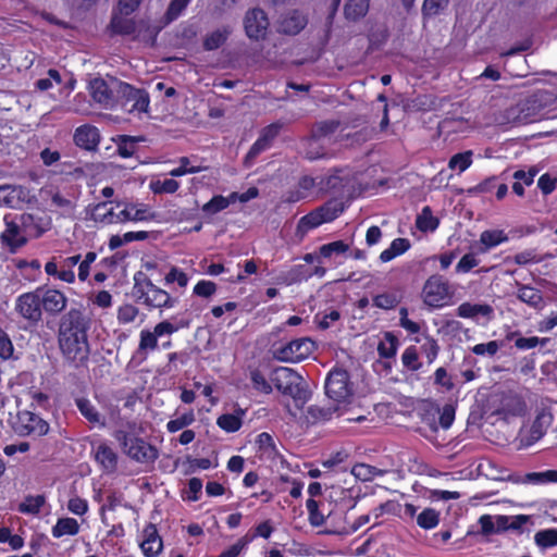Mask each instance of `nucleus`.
Instances as JSON below:
<instances>
[{
    "instance_id": "obj_37",
    "label": "nucleus",
    "mask_w": 557,
    "mask_h": 557,
    "mask_svg": "<svg viewBox=\"0 0 557 557\" xmlns=\"http://www.w3.org/2000/svg\"><path fill=\"white\" fill-rule=\"evenodd\" d=\"M397 344V337L393 333L386 332L384 334V339L380 342L377 346L379 355L383 358L393 357L396 354Z\"/></svg>"
},
{
    "instance_id": "obj_33",
    "label": "nucleus",
    "mask_w": 557,
    "mask_h": 557,
    "mask_svg": "<svg viewBox=\"0 0 557 557\" xmlns=\"http://www.w3.org/2000/svg\"><path fill=\"white\" fill-rule=\"evenodd\" d=\"M438 223V219L433 216L430 207H424L416 220L417 227L422 232H433Z\"/></svg>"
},
{
    "instance_id": "obj_30",
    "label": "nucleus",
    "mask_w": 557,
    "mask_h": 557,
    "mask_svg": "<svg viewBox=\"0 0 557 557\" xmlns=\"http://www.w3.org/2000/svg\"><path fill=\"white\" fill-rule=\"evenodd\" d=\"M410 248V242L407 238H396L392 242L389 248L383 250L380 255L382 262H388L396 256L406 252Z\"/></svg>"
},
{
    "instance_id": "obj_8",
    "label": "nucleus",
    "mask_w": 557,
    "mask_h": 557,
    "mask_svg": "<svg viewBox=\"0 0 557 557\" xmlns=\"http://www.w3.org/2000/svg\"><path fill=\"white\" fill-rule=\"evenodd\" d=\"M314 349V343L307 337L298 338L273 350L274 359L282 362H299L308 358Z\"/></svg>"
},
{
    "instance_id": "obj_3",
    "label": "nucleus",
    "mask_w": 557,
    "mask_h": 557,
    "mask_svg": "<svg viewBox=\"0 0 557 557\" xmlns=\"http://www.w3.org/2000/svg\"><path fill=\"white\" fill-rule=\"evenodd\" d=\"M541 106L534 97L506 108L495 116L498 124H528L536 120Z\"/></svg>"
},
{
    "instance_id": "obj_18",
    "label": "nucleus",
    "mask_w": 557,
    "mask_h": 557,
    "mask_svg": "<svg viewBox=\"0 0 557 557\" xmlns=\"http://www.w3.org/2000/svg\"><path fill=\"white\" fill-rule=\"evenodd\" d=\"M115 82L112 81V86H109L102 78L91 79L89 90L92 99L100 104H110L115 95Z\"/></svg>"
},
{
    "instance_id": "obj_16",
    "label": "nucleus",
    "mask_w": 557,
    "mask_h": 557,
    "mask_svg": "<svg viewBox=\"0 0 557 557\" xmlns=\"http://www.w3.org/2000/svg\"><path fill=\"white\" fill-rule=\"evenodd\" d=\"M40 304L46 313L57 315L61 313L67 304V299L63 293L58 289H39Z\"/></svg>"
},
{
    "instance_id": "obj_58",
    "label": "nucleus",
    "mask_w": 557,
    "mask_h": 557,
    "mask_svg": "<svg viewBox=\"0 0 557 557\" xmlns=\"http://www.w3.org/2000/svg\"><path fill=\"white\" fill-rule=\"evenodd\" d=\"M138 314V309L133 305H124L120 307L117 312V319L122 323H129L135 320Z\"/></svg>"
},
{
    "instance_id": "obj_15",
    "label": "nucleus",
    "mask_w": 557,
    "mask_h": 557,
    "mask_svg": "<svg viewBox=\"0 0 557 557\" xmlns=\"http://www.w3.org/2000/svg\"><path fill=\"white\" fill-rule=\"evenodd\" d=\"M17 418L20 435L36 434L37 436H44L49 431V424L30 411H23L18 413Z\"/></svg>"
},
{
    "instance_id": "obj_38",
    "label": "nucleus",
    "mask_w": 557,
    "mask_h": 557,
    "mask_svg": "<svg viewBox=\"0 0 557 557\" xmlns=\"http://www.w3.org/2000/svg\"><path fill=\"white\" fill-rule=\"evenodd\" d=\"M507 239L508 237L503 231H484L480 237V242L484 246V250L506 242Z\"/></svg>"
},
{
    "instance_id": "obj_54",
    "label": "nucleus",
    "mask_w": 557,
    "mask_h": 557,
    "mask_svg": "<svg viewBox=\"0 0 557 557\" xmlns=\"http://www.w3.org/2000/svg\"><path fill=\"white\" fill-rule=\"evenodd\" d=\"M374 306L381 309H393L397 306V297L393 294H381L374 297Z\"/></svg>"
},
{
    "instance_id": "obj_41",
    "label": "nucleus",
    "mask_w": 557,
    "mask_h": 557,
    "mask_svg": "<svg viewBox=\"0 0 557 557\" xmlns=\"http://www.w3.org/2000/svg\"><path fill=\"white\" fill-rule=\"evenodd\" d=\"M535 543L541 547H550L557 545V530L547 529L539 531L534 536Z\"/></svg>"
},
{
    "instance_id": "obj_14",
    "label": "nucleus",
    "mask_w": 557,
    "mask_h": 557,
    "mask_svg": "<svg viewBox=\"0 0 557 557\" xmlns=\"http://www.w3.org/2000/svg\"><path fill=\"white\" fill-rule=\"evenodd\" d=\"M135 286L134 289L138 295V298H144V302L153 308H172L175 299H173L169 293L161 288L151 289L150 293H145V288L140 286V275L134 276Z\"/></svg>"
},
{
    "instance_id": "obj_27",
    "label": "nucleus",
    "mask_w": 557,
    "mask_h": 557,
    "mask_svg": "<svg viewBox=\"0 0 557 557\" xmlns=\"http://www.w3.org/2000/svg\"><path fill=\"white\" fill-rule=\"evenodd\" d=\"M370 0H348L344 8L347 20L357 21L363 17L369 10Z\"/></svg>"
},
{
    "instance_id": "obj_39",
    "label": "nucleus",
    "mask_w": 557,
    "mask_h": 557,
    "mask_svg": "<svg viewBox=\"0 0 557 557\" xmlns=\"http://www.w3.org/2000/svg\"><path fill=\"white\" fill-rule=\"evenodd\" d=\"M523 482L542 484L547 482H557V470H547L544 472H531L525 474Z\"/></svg>"
},
{
    "instance_id": "obj_23",
    "label": "nucleus",
    "mask_w": 557,
    "mask_h": 557,
    "mask_svg": "<svg viewBox=\"0 0 557 557\" xmlns=\"http://www.w3.org/2000/svg\"><path fill=\"white\" fill-rule=\"evenodd\" d=\"M232 29L230 26H222L220 28L214 29L213 32L207 34L203 38L202 47L206 51H213L222 47L228 36L231 35Z\"/></svg>"
},
{
    "instance_id": "obj_24",
    "label": "nucleus",
    "mask_w": 557,
    "mask_h": 557,
    "mask_svg": "<svg viewBox=\"0 0 557 557\" xmlns=\"http://www.w3.org/2000/svg\"><path fill=\"white\" fill-rule=\"evenodd\" d=\"M110 26L113 33L120 35H132L136 30L134 20L128 17V15L122 14L120 10L117 13L113 14Z\"/></svg>"
},
{
    "instance_id": "obj_9",
    "label": "nucleus",
    "mask_w": 557,
    "mask_h": 557,
    "mask_svg": "<svg viewBox=\"0 0 557 557\" xmlns=\"http://www.w3.org/2000/svg\"><path fill=\"white\" fill-rule=\"evenodd\" d=\"M89 327L90 319L82 310L72 308L61 317L58 335H87Z\"/></svg>"
},
{
    "instance_id": "obj_51",
    "label": "nucleus",
    "mask_w": 557,
    "mask_h": 557,
    "mask_svg": "<svg viewBox=\"0 0 557 557\" xmlns=\"http://www.w3.org/2000/svg\"><path fill=\"white\" fill-rule=\"evenodd\" d=\"M190 0H171L169 8L165 12L168 22L176 20L185 10Z\"/></svg>"
},
{
    "instance_id": "obj_47",
    "label": "nucleus",
    "mask_w": 557,
    "mask_h": 557,
    "mask_svg": "<svg viewBox=\"0 0 557 557\" xmlns=\"http://www.w3.org/2000/svg\"><path fill=\"white\" fill-rule=\"evenodd\" d=\"M216 423L221 429H223L227 432H235L240 428L242 420H240V418H238L234 414L226 413V414L220 416L218 418Z\"/></svg>"
},
{
    "instance_id": "obj_40",
    "label": "nucleus",
    "mask_w": 557,
    "mask_h": 557,
    "mask_svg": "<svg viewBox=\"0 0 557 557\" xmlns=\"http://www.w3.org/2000/svg\"><path fill=\"white\" fill-rule=\"evenodd\" d=\"M76 405L81 413L91 423L100 422V414L97 409L91 405L88 399L79 398L76 400Z\"/></svg>"
},
{
    "instance_id": "obj_35",
    "label": "nucleus",
    "mask_w": 557,
    "mask_h": 557,
    "mask_svg": "<svg viewBox=\"0 0 557 557\" xmlns=\"http://www.w3.org/2000/svg\"><path fill=\"white\" fill-rule=\"evenodd\" d=\"M45 502L46 498L44 495H28L25 497L24 502L18 505V511L22 513L37 515Z\"/></svg>"
},
{
    "instance_id": "obj_28",
    "label": "nucleus",
    "mask_w": 557,
    "mask_h": 557,
    "mask_svg": "<svg viewBox=\"0 0 557 557\" xmlns=\"http://www.w3.org/2000/svg\"><path fill=\"white\" fill-rule=\"evenodd\" d=\"M517 285L519 286L517 297L521 301H523L534 308H540L542 306L543 297H542V294L540 290H537L534 287H531L529 285H522L519 283H517Z\"/></svg>"
},
{
    "instance_id": "obj_61",
    "label": "nucleus",
    "mask_w": 557,
    "mask_h": 557,
    "mask_svg": "<svg viewBox=\"0 0 557 557\" xmlns=\"http://www.w3.org/2000/svg\"><path fill=\"white\" fill-rule=\"evenodd\" d=\"M403 363L405 367L411 370H418L420 368V363L418 362V354L414 348L410 347L405 350L403 354Z\"/></svg>"
},
{
    "instance_id": "obj_6",
    "label": "nucleus",
    "mask_w": 557,
    "mask_h": 557,
    "mask_svg": "<svg viewBox=\"0 0 557 557\" xmlns=\"http://www.w3.org/2000/svg\"><path fill=\"white\" fill-rule=\"evenodd\" d=\"M115 97L121 107L127 112H147L149 96L144 89H137L129 84L115 82Z\"/></svg>"
},
{
    "instance_id": "obj_5",
    "label": "nucleus",
    "mask_w": 557,
    "mask_h": 557,
    "mask_svg": "<svg viewBox=\"0 0 557 557\" xmlns=\"http://www.w3.org/2000/svg\"><path fill=\"white\" fill-rule=\"evenodd\" d=\"M60 350L64 358L75 367L84 364L89 357L87 335H58Z\"/></svg>"
},
{
    "instance_id": "obj_19",
    "label": "nucleus",
    "mask_w": 557,
    "mask_h": 557,
    "mask_svg": "<svg viewBox=\"0 0 557 557\" xmlns=\"http://www.w3.org/2000/svg\"><path fill=\"white\" fill-rule=\"evenodd\" d=\"M27 197L28 190L22 186H0V205L16 208L21 203L25 202Z\"/></svg>"
},
{
    "instance_id": "obj_46",
    "label": "nucleus",
    "mask_w": 557,
    "mask_h": 557,
    "mask_svg": "<svg viewBox=\"0 0 557 557\" xmlns=\"http://www.w3.org/2000/svg\"><path fill=\"white\" fill-rule=\"evenodd\" d=\"M178 187H180L178 182L173 178H168L162 182L157 181V182H152L150 184V188L154 194H162V193L173 194L178 189Z\"/></svg>"
},
{
    "instance_id": "obj_32",
    "label": "nucleus",
    "mask_w": 557,
    "mask_h": 557,
    "mask_svg": "<svg viewBox=\"0 0 557 557\" xmlns=\"http://www.w3.org/2000/svg\"><path fill=\"white\" fill-rule=\"evenodd\" d=\"M237 197L236 193H233L228 198L221 195L214 196L209 202L202 206V211L209 214H215L226 209Z\"/></svg>"
},
{
    "instance_id": "obj_11",
    "label": "nucleus",
    "mask_w": 557,
    "mask_h": 557,
    "mask_svg": "<svg viewBox=\"0 0 557 557\" xmlns=\"http://www.w3.org/2000/svg\"><path fill=\"white\" fill-rule=\"evenodd\" d=\"M5 230L0 235V240L11 253H15L20 248L26 245L27 236L16 222L4 216Z\"/></svg>"
},
{
    "instance_id": "obj_49",
    "label": "nucleus",
    "mask_w": 557,
    "mask_h": 557,
    "mask_svg": "<svg viewBox=\"0 0 557 557\" xmlns=\"http://www.w3.org/2000/svg\"><path fill=\"white\" fill-rule=\"evenodd\" d=\"M307 509L309 511V521L313 527H320L324 523L325 518L319 511L318 503L313 498L307 500Z\"/></svg>"
},
{
    "instance_id": "obj_63",
    "label": "nucleus",
    "mask_w": 557,
    "mask_h": 557,
    "mask_svg": "<svg viewBox=\"0 0 557 557\" xmlns=\"http://www.w3.org/2000/svg\"><path fill=\"white\" fill-rule=\"evenodd\" d=\"M165 282L168 284L177 282L181 287H185L188 283V277L184 272L177 270L176 268H172L165 276Z\"/></svg>"
},
{
    "instance_id": "obj_44",
    "label": "nucleus",
    "mask_w": 557,
    "mask_h": 557,
    "mask_svg": "<svg viewBox=\"0 0 557 557\" xmlns=\"http://www.w3.org/2000/svg\"><path fill=\"white\" fill-rule=\"evenodd\" d=\"M417 522L423 529H432L438 523V513L432 508H426L418 516Z\"/></svg>"
},
{
    "instance_id": "obj_17",
    "label": "nucleus",
    "mask_w": 557,
    "mask_h": 557,
    "mask_svg": "<svg viewBox=\"0 0 557 557\" xmlns=\"http://www.w3.org/2000/svg\"><path fill=\"white\" fill-rule=\"evenodd\" d=\"M307 25V18L296 10L289 11L282 15L278 22V32L285 35H297Z\"/></svg>"
},
{
    "instance_id": "obj_31",
    "label": "nucleus",
    "mask_w": 557,
    "mask_h": 557,
    "mask_svg": "<svg viewBox=\"0 0 557 557\" xmlns=\"http://www.w3.org/2000/svg\"><path fill=\"white\" fill-rule=\"evenodd\" d=\"M79 525L73 518H61L52 529V535L54 537H61L63 535H75L78 533Z\"/></svg>"
},
{
    "instance_id": "obj_22",
    "label": "nucleus",
    "mask_w": 557,
    "mask_h": 557,
    "mask_svg": "<svg viewBox=\"0 0 557 557\" xmlns=\"http://www.w3.org/2000/svg\"><path fill=\"white\" fill-rule=\"evenodd\" d=\"M339 125L341 122L337 120H327L314 123L311 127L310 137L308 139L309 145L312 146L314 141L334 134Z\"/></svg>"
},
{
    "instance_id": "obj_55",
    "label": "nucleus",
    "mask_w": 557,
    "mask_h": 557,
    "mask_svg": "<svg viewBox=\"0 0 557 557\" xmlns=\"http://www.w3.org/2000/svg\"><path fill=\"white\" fill-rule=\"evenodd\" d=\"M440 412V424L443 429H448L455 419V407L450 404H446Z\"/></svg>"
},
{
    "instance_id": "obj_62",
    "label": "nucleus",
    "mask_w": 557,
    "mask_h": 557,
    "mask_svg": "<svg viewBox=\"0 0 557 557\" xmlns=\"http://www.w3.org/2000/svg\"><path fill=\"white\" fill-rule=\"evenodd\" d=\"M537 186L545 196L552 194L556 188L555 180L548 173H545L542 176H540L537 181Z\"/></svg>"
},
{
    "instance_id": "obj_52",
    "label": "nucleus",
    "mask_w": 557,
    "mask_h": 557,
    "mask_svg": "<svg viewBox=\"0 0 557 557\" xmlns=\"http://www.w3.org/2000/svg\"><path fill=\"white\" fill-rule=\"evenodd\" d=\"M250 379H251L252 385L256 389H258L264 394H270L272 392L271 384L267 381V379L261 374L260 371H258V370L251 371Z\"/></svg>"
},
{
    "instance_id": "obj_1",
    "label": "nucleus",
    "mask_w": 557,
    "mask_h": 557,
    "mask_svg": "<svg viewBox=\"0 0 557 557\" xmlns=\"http://www.w3.org/2000/svg\"><path fill=\"white\" fill-rule=\"evenodd\" d=\"M270 380L277 391L293 398L297 409H302L310 398L311 392L307 382L290 368L278 367L274 369Z\"/></svg>"
},
{
    "instance_id": "obj_10",
    "label": "nucleus",
    "mask_w": 557,
    "mask_h": 557,
    "mask_svg": "<svg viewBox=\"0 0 557 557\" xmlns=\"http://www.w3.org/2000/svg\"><path fill=\"white\" fill-rule=\"evenodd\" d=\"M270 22L265 12L259 8L247 11L244 18L246 35L253 40L265 38Z\"/></svg>"
},
{
    "instance_id": "obj_2",
    "label": "nucleus",
    "mask_w": 557,
    "mask_h": 557,
    "mask_svg": "<svg viewBox=\"0 0 557 557\" xmlns=\"http://www.w3.org/2000/svg\"><path fill=\"white\" fill-rule=\"evenodd\" d=\"M343 210V202L336 199L325 202L299 220L296 236L301 240L308 231L318 227L322 223L333 221Z\"/></svg>"
},
{
    "instance_id": "obj_36",
    "label": "nucleus",
    "mask_w": 557,
    "mask_h": 557,
    "mask_svg": "<svg viewBox=\"0 0 557 557\" xmlns=\"http://www.w3.org/2000/svg\"><path fill=\"white\" fill-rule=\"evenodd\" d=\"M351 473L361 481H371L377 475H383L385 471L370 465L358 463L352 467Z\"/></svg>"
},
{
    "instance_id": "obj_12",
    "label": "nucleus",
    "mask_w": 557,
    "mask_h": 557,
    "mask_svg": "<svg viewBox=\"0 0 557 557\" xmlns=\"http://www.w3.org/2000/svg\"><path fill=\"white\" fill-rule=\"evenodd\" d=\"M422 293L425 305L440 307L448 296V285L441 275H432L425 282Z\"/></svg>"
},
{
    "instance_id": "obj_42",
    "label": "nucleus",
    "mask_w": 557,
    "mask_h": 557,
    "mask_svg": "<svg viewBox=\"0 0 557 557\" xmlns=\"http://www.w3.org/2000/svg\"><path fill=\"white\" fill-rule=\"evenodd\" d=\"M139 141L138 138L131 136H121L120 141L117 144V152L123 158L132 157L136 150V143Z\"/></svg>"
},
{
    "instance_id": "obj_45",
    "label": "nucleus",
    "mask_w": 557,
    "mask_h": 557,
    "mask_svg": "<svg viewBox=\"0 0 557 557\" xmlns=\"http://www.w3.org/2000/svg\"><path fill=\"white\" fill-rule=\"evenodd\" d=\"M349 249V246L345 244L343 240H336L330 244H325L320 247V256L324 258H330L333 255H341L346 252Z\"/></svg>"
},
{
    "instance_id": "obj_50",
    "label": "nucleus",
    "mask_w": 557,
    "mask_h": 557,
    "mask_svg": "<svg viewBox=\"0 0 557 557\" xmlns=\"http://www.w3.org/2000/svg\"><path fill=\"white\" fill-rule=\"evenodd\" d=\"M282 128V122L272 123L261 129L259 137L262 139V141L270 146L274 138L280 134Z\"/></svg>"
},
{
    "instance_id": "obj_20",
    "label": "nucleus",
    "mask_w": 557,
    "mask_h": 557,
    "mask_svg": "<svg viewBox=\"0 0 557 557\" xmlns=\"http://www.w3.org/2000/svg\"><path fill=\"white\" fill-rule=\"evenodd\" d=\"M100 135L98 128L90 125H83L75 131V144L86 150H95L99 144Z\"/></svg>"
},
{
    "instance_id": "obj_60",
    "label": "nucleus",
    "mask_w": 557,
    "mask_h": 557,
    "mask_svg": "<svg viewBox=\"0 0 557 557\" xmlns=\"http://www.w3.org/2000/svg\"><path fill=\"white\" fill-rule=\"evenodd\" d=\"M13 350V344L8 334L4 331L0 332V357L7 360L12 357Z\"/></svg>"
},
{
    "instance_id": "obj_4",
    "label": "nucleus",
    "mask_w": 557,
    "mask_h": 557,
    "mask_svg": "<svg viewBox=\"0 0 557 557\" xmlns=\"http://www.w3.org/2000/svg\"><path fill=\"white\" fill-rule=\"evenodd\" d=\"M114 437L123 447L124 453L138 462H153L159 456L154 446L141 438L129 435L125 431H116Z\"/></svg>"
},
{
    "instance_id": "obj_25",
    "label": "nucleus",
    "mask_w": 557,
    "mask_h": 557,
    "mask_svg": "<svg viewBox=\"0 0 557 557\" xmlns=\"http://www.w3.org/2000/svg\"><path fill=\"white\" fill-rule=\"evenodd\" d=\"M457 313L461 318H475L479 314L491 318L493 308L486 304L463 302L458 307Z\"/></svg>"
},
{
    "instance_id": "obj_56",
    "label": "nucleus",
    "mask_w": 557,
    "mask_h": 557,
    "mask_svg": "<svg viewBox=\"0 0 557 557\" xmlns=\"http://www.w3.org/2000/svg\"><path fill=\"white\" fill-rule=\"evenodd\" d=\"M548 342H549V338H539L536 336L528 337V338L527 337H518L516 339L515 345L519 349H530V348L537 346L539 344L544 346Z\"/></svg>"
},
{
    "instance_id": "obj_7",
    "label": "nucleus",
    "mask_w": 557,
    "mask_h": 557,
    "mask_svg": "<svg viewBox=\"0 0 557 557\" xmlns=\"http://www.w3.org/2000/svg\"><path fill=\"white\" fill-rule=\"evenodd\" d=\"M325 394L330 399L341 404L352 395L349 374L344 369L332 370L325 381Z\"/></svg>"
},
{
    "instance_id": "obj_43",
    "label": "nucleus",
    "mask_w": 557,
    "mask_h": 557,
    "mask_svg": "<svg viewBox=\"0 0 557 557\" xmlns=\"http://www.w3.org/2000/svg\"><path fill=\"white\" fill-rule=\"evenodd\" d=\"M194 421L195 414L193 411H189L176 419L170 420L166 424V429L169 432L174 433L190 425Z\"/></svg>"
},
{
    "instance_id": "obj_48",
    "label": "nucleus",
    "mask_w": 557,
    "mask_h": 557,
    "mask_svg": "<svg viewBox=\"0 0 557 557\" xmlns=\"http://www.w3.org/2000/svg\"><path fill=\"white\" fill-rule=\"evenodd\" d=\"M471 156H472L471 151L457 153L451 157V159L449 160L448 166L450 169H458L460 172H463L465 170H467L470 166V164L472 162Z\"/></svg>"
},
{
    "instance_id": "obj_59",
    "label": "nucleus",
    "mask_w": 557,
    "mask_h": 557,
    "mask_svg": "<svg viewBox=\"0 0 557 557\" xmlns=\"http://www.w3.org/2000/svg\"><path fill=\"white\" fill-rule=\"evenodd\" d=\"M157 338L158 336L154 332H149L147 330L141 331L139 350L154 349L158 344Z\"/></svg>"
},
{
    "instance_id": "obj_21",
    "label": "nucleus",
    "mask_w": 557,
    "mask_h": 557,
    "mask_svg": "<svg viewBox=\"0 0 557 557\" xmlns=\"http://www.w3.org/2000/svg\"><path fill=\"white\" fill-rule=\"evenodd\" d=\"M140 547L147 557H156L161 552L163 544L154 524L145 528Z\"/></svg>"
},
{
    "instance_id": "obj_29",
    "label": "nucleus",
    "mask_w": 557,
    "mask_h": 557,
    "mask_svg": "<svg viewBox=\"0 0 557 557\" xmlns=\"http://www.w3.org/2000/svg\"><path fill=\"white\" fill-rule=\"evenodd\" d=\"M96 460L107 470L114 471L116 469L117 456L107 445L101 444L96 451Z\"/></svg>"
},
{
    "instance_id": "obj_26",
    "label": "nucleus",
    "mask_w": 557,
    "mask_h": 557,
    "mask_svg": "<svg viewBox=\"0 0 557 557\" xmlns=\"http://www.w3.org/2000/svg\"><path fill=\"white\" fill-rule=\"evenodd\" d=\"M135 208L134 205H126L125 209L122 210L119 214H116V220L120 222L124 221H144V220H154L156 213H151L148 211L146 207L136 209L135 212L132 210Z\"/></svg>"
},
{
    "instance_id": "obj_34",
    "label": "nucleus",
    "mask_w": 557,
    "mask_h": 557,
    "mask_svg": "<svg viewBox=\"0 0 557 557\" xmlns=\"http://www.w3.org/2000/svg\"><path fill=\"white\" fill-rule=\"evenodd\" d=\"M449 0H424L422 4V17L429 20L443 13L448 7Z\"/></svg>"
},
{
    "instance_id": "obj_64",
    "label": "nucleus",
    "mask_w": 557,
    "mask_h": 557,
    "mask_svg": "<svg viewBox=\"0 0 557 557\" xmlns=\"http://www.w3.org/2000/svg\"><path fill=\"white\" fill-rule=\"evenodd\" d=\"M499 349V345L496 341L488 342L486 344H478L472 348V351L475 355H484L487 354L490 356H494Z\"/></svg>"
},
{
    "instance_id": "obj_53",
    "label": "nucleus",
    "mask_w": 557,
    "mask_h": 557,
    "mask_svg": "<svg viewBox=\"0 0 557 557\" xmlns=\"http://www.w3.org/2000/svg\"><path fill=\"white\" fill-rule=\"evenodd\" d=\"M338 410V407H320L318 405H312L308 408V413L314 420H326L329 419L334 411Z\"/></svg>"
},
{
    "instance_id": "obj_13",
    "label": "nucleus",
    "mask_w": 557,
    "mask_h": 557,
    "mask_svg": "<svg viewBox=\"0 0 557 557\" xmlns=\"http://www.w3.org/2000/svg\"><path fill=\"white\" fill-rule=\"evenodd\" d=\"M15 309L24 319L38 322L42 315L39 289L21 295L16 300Z\"/></svg>"
},
{
    "instance_id": "obj_57",
    "label": "nucleus",
    "mask_w": 557,
    "mask_h": 557,
    "mask_svg": "<svg viewBox=\"0 0 557 557\" xmlns=\"http://www.w3.org/2000/svg\"><path fill=\"white\" fill-rule=\"evenodd\" d=\"M216 292V284L211 281H200L194 288L197 296L209 298Z\"/></svg>"
}]
</instances>
